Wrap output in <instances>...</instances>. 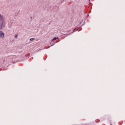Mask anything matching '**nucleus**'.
I'll list each match as a JSON object with an SVG mask.
<instances>
[{
    "label": "nucleus",
    "mask_w": 125,
    "mask_h": 125,
    "mask_svg": "<svg viewBox=\"0 0 125 125\" xmlns=\"http://www.w3.org/2000/svg\"><path fill=\"white\" fill-rule=\"evenodd\" d=\"M2 24H3V17L0 14V30H1V28H2Z\"/></svg>",
    "instance_id": "obj_1"
},
{
    "label": "nucleus",
    "mask_w": 125,
    "mask_h": 125,
    "mask_svg": "<svg viewBox=\"0 0 125 125\" xmlns=\"http://www.w3.org/2000/svg\"><path fill=\"white\" fill-rule=\"evenodd\" d=\"M3 38H4V33L2 31H0V39H3Z\"/></svg>",
    "instance_id": "obj_2"
},
{
    "label": "nucleus",
    "mask_w": 125,
    "mask_h": 125,
    "mask_svg": "<svg viewBox=\"0 0 125 125\" xmlns=\"http://www.w3.org/2000/svg\"><path fill=\"white\" fill-rule=\"evenodd\" d=\"M58 39V38H54L52 41H56V40H57Z\"/></svg>",
    "instance_id": "obj_3"
},
{
    "label": "nucleus",
    "mask_w": 125,
    "mask_h": 125,
    "mask_svg": "<svg viewBox=\"0 0 125 125\" xmlns=\"http://www.w3.org/2000/svg\"><path fill=\"white\" fill-rule=\"evenodd\" d=\"M35 39L34 38H31L30 39V41H34Z\"/></svg>",
    "instance_id": "obj_4"
},
{
    "label": "nucleus",
    "mask_w": 125,
    "mask_h": 125,
    "mask_svg": "<svg viewBox=\"0 0 125 125\" xmlns=\"http://www.w3.org/2000/svg\"><path fill=\"white\" fill-rule=\"evenodd\" d=\"M16 38H17V35L16 36Z\"/></svg>",
    "instance_id": "obj_5"
}]
</instances>
